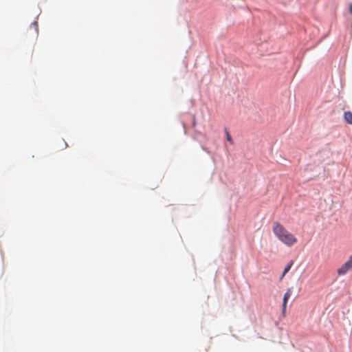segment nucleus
I'll return each instance as SVG.
<instances>
[{
	"label": "nucleus",
	"instance_id": "2",
	"mask_svg": "<svg viewBox=\"0 0 352 352\" xmlns=\"http://www.w3.org/2000/svg\"><path fill=\"white\" fill-rule=\"evenodd\" d=\"M352 270V255L338 269V274L340 276L344 275L348 271Z\"/></svg>",
	"mask_w": 352,
	"mask_h": 352
},
{
	"label": "nucleus",
	"instance_id": "7",
	"mask_svg": "<svg viewBox=\"0 0 352 352\" xmlns=\"http://www.w3.org/2000/svg\"><path fill=\"white\" fill-rule=\"evenodd\" d=\"M33 25L35 26L36 31L38 32V23H37V21H34L33 23Z\"/></svg>",
	"mask_w": 352,
	"mask_h": 352
},
{
	"label": "nucleus",
	"instance_id": "8",
	"mask_svg": "<svg viewBox=\"0 0 352 352\" xmlns=\"http://www.w3.org/2000/svg\"><path fill=\"white\" fill-rule=\"evenodd\" d=\"M349 12L352 14V3L349 5Z\"/></svg>",
	"mask_w": 352,
	"mask_h": 352
},
{
	"label": "nucleus",
	"instance_id": "5",
	"mask_svg": "<svg viewBox=\"0 0 352 352\" xmlns=\"http://www.w3.org/2000/svg\"><path fill=\"white\" fill-rule=\"evenodd\" d=\"M292 265H293V261H290L284 269L283 273L282 274V278L284 277L285 275L289 271Z\"/></svg>",
	"mask_w": 352,
	"mask_h": 352
},
{
	"label": "nucleus",
	"instance_id": "4",
	"mask_svg": "<svg viewBox=\"0 0 352 352\" xmlns=\"http://www.w3.org/2000/svg\"><path fill=\"white\" fill-rule=\"evenodd\" d=\"M344 119L347 123L352 124V112L350 111H345L344 113Z\"/></svg>",
	"mask_w": 352,
	"mask_h": 352
},
{
	"label": "nucleus",
	"instance_id": "1",
	"mask_svg": "<svg viewBox=\"0 0 352 352\" xmlns=\"http://www.w3.org/2000/svg\"><path fill=\"white\" fill-rule=\"evenodd\" d=\"M272 231L280 241L289 247L297 242V239L278 221L273 223Z\"/></svg>",
	"mask_w": 352,
	"mask_h": 352
},
{
	"label": "nucleus",
	"instance_id": "3",
	"mask_svg": "<svg viewBox=\"0 0 352 352\" xmlns=\"http://www.w3.org/2000/svg\"><path fill=\"white\" fill-rule=\"evenodd\" d=\"M292 294V289L289 288V289H287V292L284 294L283 299V311H282L283 315L285 314L287 301H288V299L290 298Z\"/></svg>",
	"mask_w": 352,
	"mask_h": 352
},
{
	"label": "nucleus",
	"instance_id": "6",
	"mask_svg": "<svg viewBox=\"0 0 352 352\" xmlns=\"http://www.w3.org/2000/svg\"><path fill=\"white\" fill-rule=\"evenodd\" d=\"M226 139L231 144H233V140L231 138V135L229 133V132L228 131H226Z\"/></svg>",
	"mask_w": 352,
	"mask_h": 352
}]
</instances>
